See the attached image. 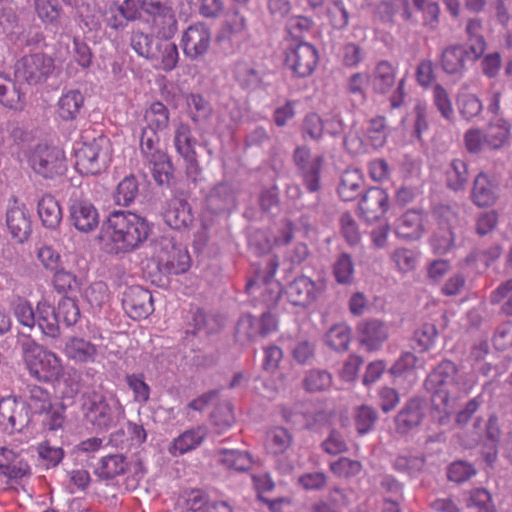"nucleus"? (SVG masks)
<instances>
[{
  "mask_svg": "<svg viewBox=\"0 0 512 512\" xmlns=\"http://www.w3.org/2000/svg\"><path fill=\"white\" fill-rule=\"evenodd\" d=\"M293 162L297 169V174L302 180V184L309 194L300 192L298 186L289 188L298 196L300 209L304 211V217L312 218L316 222H325L329 219V211L326 203L322 201L318 193L321 188V174L324 165V157L317 155L312 157L311 149L306 146H297L293 152Z\"/></svg>",
  "mask_w": 512,
  "mask_h": 512,
  "instance_id": "f257e3e1",
  "label": "nucleus"
},
{
  "mask_svg": "<svg viewBox=\"0 0 512 512\" xmlns=\"http://www.w3.org/2000/svg\"><path fill=\"white\" fill-rule=\"evenodd\" d=\"M457 372V366L452 361L443 360L424 381V388L430 394L433 409L443 414L439 419L441 424L455 412L462 395L456 379Z\"/></svg>",
  "mask_w": 512,
  "mask_h": 512,
  "instance_id": "f03ea898",
  "label": "nucleus"
},
{
  "mask_svg": "<svg viewBox=\"0 0 512 512\" xmlns=\"http://www.w3.org/2000/svg\"><path fill=\"white\" fill-rule=\"evenodd\" d=\"M107 224L116 253H130L140 248L152 232L146 218L129 211L111 212Z\"/></svg>",
  "mask_w": 512,
  "mask_h": 512,
  "instance_id": "7ed1b4c3",
  "label": "nucleus"
},
{
  "mask_svg": "<svg viewBox=\"0 0 512 512\" xmlns=\"http://www.w3.org/2000/svg\"><path fill=\"white\" fill-rule=\"evenodd\" d=\"M140 153L150 166L153 179L158 185H169L172 177V163L167 153L161 148L160 138L153 130H142L140 136Z\"/></svg>",
  "mask_w": 512,
  "mask_h": 512,
  "instance_id": "20e7f679",
  "label": "nucleus"
},
{
  "mask_svg": "<svg viewBox=\"0 0 512 512\" xmlns=\"http://www.w3.org/2000/svg\"><path fill=\"white\" fill-rule=\"evenodd\" d=\"M82 410L86 420L93 426L108 430L116 425L123 407L118 399L107 398L97 391H92L84 394Z\"/></svg>",
  "mask_w": 512,
  "mask_h": 512,
  "instance_id": "39448f33",
  "label": "nucleus"
},
{
  "mask_svg": "<svg viewBox=\"0 0 512 512\" xmlns=\"http://www.w3.org/2000/svg\"><path fill=\"white\" fill-rule=\"evenodd\" d=\"M153 253L159 270L167 275H179L188 271L191 258L185 247L172 237L161 236L152 242Z\"/></svg>",
  "mask_w": 512,
  "mask_h": 512,
  "instance_id": "423d86ee",
  "label": "nucleus"
},
{
  "mask_svg": "<svg viewBox=\"0 0 512 512\" xmlns=\"http://www.w3.org/2000/svg\"><path fill=\"white\" fill-rule=\"evenodd\" d=\"M178 0H142L141 9L157 36L171 39L178 30Z\"/></svg>",
  "mask_w": 512,
  "mask_h": 512,
  "instance_id": "0eeeda50",
  "label": "nucleus"
},
{
  "mask_svg": "<svg viewBox=\"0 0 512 512\" xmlns=\"http://www.w3.org/2000/svg\"><path fill=\"white\" fill-rule=\"evenodd\" d=\"M75 167L81 174L96 175L107 168L110 161V140L99 135L90 142H83L75 150Z\"/></svg>",
  "mask_w": 512,
  "mask_h": 512,
  "instance_id": "6e6552de",
  "label": "nucleus"
},
{
  "mask_svg": "<svg viewBox=\"0 0 512 512\" xmlns=\"http://www.w3.org/2000/svg\"><path fill=\"white\" fill-rule=\"evenodd\" d=\"M32 170L44 179H56L66 172L64 152L52 145L38 144L29 156Z\"/></svg>",
  "mask_w": 512,
  "mask_h": 512,
  "instance_id": "1a4fd4ad",
  "label": "nucleus"
},
{
  "mask_svg": "<svg viewBox=\"0 0 512 512\" xmlns=\"http://www.w3.org/2000/svg\"><path fill=\"white\" fill-rule=\"evenodd\" d=\"M54 69V59L45 53L37 52L23 56L15 63L14 76L17 81L37 85L45 82Z\"/></svg>",
  "mask_w": 512,
  "mask_h": 512,
  "instance_id": "9d476101",
  "label": "nucleus"
},
{
  "mask_svg": "<svg viewBox=\"0 0 512 512\" xmlns=\"http://www.w3.org/2000/svg\"><path fill=\"white\" fill-rule=\"evenodd\" d=\"M278 328V319L271 310L262 313L257 320L250 313L242 314L235 325L234 338L241 345L253 342L258 336L266 337Z\"/></svg>",
  "mask_w": 512,
  "mask_h": 512,
  "instance_id": "9b49d317",
  "label": "nucleus"
},
{
  "mask_svg": "<svg viewBox=\"0 0 512 512\" xmlns=\"http://www.w3.org/2000/svg\"><path fill=\"white\" fill-rule=\"evenodd\" d=\"M173 144L176 152L184 162L187 177L192 181H197L202 172L196 151L198 142L188 124L181 122L176 126Z\"/></svg>",
  "mask_w": 512,
  "mask_h": 512,
  "instance_id": "f8f14e48",
  "label": "nucleus"
},
{
  "mask_svg": "<svg viewBox=\"0 0 512 512\" xmlns=\"http://www.w3.org/2000/svg\"><path fill=\"white\" fill-rule=\"evenodd\" d=\"M318 63L317 49L310 43L299 42L289 46L285 51L284 65L293 76L304 78L310 76Z\"/></svg>",
  "mask_w": 512,
  "mask_h": 512,
  "instance_id": "ddd939ff",
  "label": "nucleus"
},
{
  "mask_svg": "<svg viewBox=\"0 0 512 512\" xmlns=\"http://www.w3.org/2000/svg\"><path fill=\"white\" fill-rule=\"evenodd\" d=\"M31 421V411L27 401L16 396L0 400V425L5 430L21 432Z\"/></svg>",
  "mask_w": 512,
  "mask_h": 512,
  "instance_id": "4468645a",
  "label": "nucleus"
},
{
  "mask_svg": "<svg viewBox=\"0 0 512 512\" xmlns=\"http://www.w3.org/2000/svg\"><path fill=\"white\" fill-rule=\"evenodd\" d=\"M279 267V258L277 255H268L263 260V267L256 273L255 280L249 281L246 285L250 289L256 283H262L264 289L262 292V301L268 308L275 306L281 296L282 287L278 281H274L273 277Z\"/></svg>",
  "mask_w": 512,
  "mask_h": 512,
  "instance_id": "2eb2a0df",
  "label": "nucleus"
},
{
  "mask_svg": "<svg viewBox=\"0 0 512 512\" xmlns=\"http://www.w3.org/2000/svg\"><path fill=\"white\" fill-rule=\"evenodd\" d=\"M356 334L361 347L369 352L377 351L389 338V326L381 319L367 318L357 324Z\"/></svg>",
  "mask_w": 512,
  "mask_h": 512,
  "instance_id": "dca6fc26",
  "label": "nucleus"
},
{
  "mask_svg": "<svg viewBox=\"0 0 512 512\" xmlns=\"http://www.w3.org/2000/svg\"><path fill=\"white\" fill-rule=\"evenodd\" d=\"M426 400L420 396L408 399L395 416V431L406 435L419 427L426 416Z\"/></svg>",
  "mask_w": 512,
  "mask_h": 512,
  "instance_id": "f3484780",
  "label": "nucleus"
},
{
  "mask_svg": "<svg viewBox=\"0 0 512 512\" xmlns=\"http://www.w3.org/2000/svg\"><path fill=\"white\" fill-rule=\"evenodd\" d=\"M122 306L126 314L133 320L145 319L153 311V297L149 290L142 286H130L123 293Z\"/></svg>",
  "mask_w": 512,
  "mask_h": 512,
  "instance_id": "a211bd4d",
  "label": "nucleus"
},
{
  "mask_svg": "<svg viewBox=\"0 0 512 512\" xmlns=\"http://www.w3.org/2000/svg\"><path fill=\"white\" fill-rule=\"evenodd\" d=\"M211 31L204 23L190 25L183 33L181 44L186 57L197 60L204 56L210 47Z\"/></svg>",
  "mask_w": 512,
  "mask_h": 512,
  "instance_id": "6ab92c4d",
  "label": "nucleus"
},
{
  "mask_svg": "<svg viewBox=\"0 0 512 512\" xmlns=\"http://www.w3.org/2000/svg\"><path fill=\"white\" fill-rule=\"evenodd\" d=\"M323 291V287L305 275L296 277L287 284L285 293L294 306L306 308L313 304Z\"/></svg>",
  "mask_w": 512,
  "mask_h": 512,
  "instance_id": "aec40b11",
  "label": "nucleus"
},
{
  "mask_svg": "<svg viewBox=\"0 0 512 512\" xmlns=\"http://www.w3.org/2000/svg\"><path fill=\"white\" fill-rule=\"evenodd\" d=\"M389 209V196L380 187L366 189L359 201V216L367 222L379 220Z\"/></svg>",
  "mask_w": 512,
  "mask_h": 512,
  "instance_id": "412c9836",
  "label": "nucleus"
},
{
  "mask_svg": "<svg viewBox=\"0 0 512 512\" xmlns=\"http://www.w3.org/2000/svg\"><path fill=\"white\" fill-rule=\"evenodd\" d=\"M6 225L11 236L23 243L28 239L32 231L31 215L24 203L13 200L6 212Z\"/></svg>",
  "mask_w": 512,
  "mask_h": 512,
  "instance_id": "4be33fe9",
  "label": "nucleus"
},
{
  "mask_svg": "<svg viewBox=\"0 0 512 512\" xmlns=\"http://www.w3.org/2000/svg\"><path fill=\"white\" fill-rule=\"evenodd\" d=\"M473 428L477 435V440L482 441L483 445L488 449L485 453L486 462L492 464L496 460L497 448L501 437L497 417L490 416L487 422L476 417Z\"/></svg>",
  "mask_w": 512,
  "mask_h": 512,
  "instance_id": "5701e85b",
  "label": "nucleus"
},
{
  "mask_svg": "<svg viewBox=\"0 0 512 512\" xmlns=\"http://www.w3.org/2000/svg\"><path fill=\"white\" fill-rule=\"evenodd\" d=\"M238 192V187L232 183H218L206 197L208 210L214 214L231 212L237 206Z\"/></svg>",
  "mask_w": 512,
  "mask_h": 512,
  "instance_id": "b1692460",
  "label": "nucleus"
},
{
  "mask_svg": "<svg viewBox=\"0 0 512 512\" xmlns=\"http://www.w3.org/2000/svg\"><path fill=\"white\" fill-rule=\"evenodd\" d=\"M69 220L78 231L88 233L98 227L99 213L90 201L78 199L70 205Z\"/></svg>",
  "mask_w": 512,
  "mask_h": 512,
  "instance_id": "393cba45",
  "label": "nucleus"
},
{
  "mask_svg": "<svg viewBox=\"0 0 512 512\" xmlns=\"http://www.w3.org/2000/svg\"><path fill=\"white\" fill-rule=\"evenodd\" d=\"M224 326V319L220 315L206 314L202 309L195 308L190 311V317L185 331L186 336H197L200 333L213 335L219 333Z\"/></svg>",
  "mask_w": 512,
  "mask_h": 512,
  "instance_id": "a878e982",
  "label": "nucleus"
},
{
  "mask_svg": "<svg viewBox=\"0 0 512 512\" xmlns=\"http://www.w3.org/2000/svg\"><path fill=\"white\" fill-rule=\"evenodd\" d=\"M233 73L236 82L244 90L255 91L263 85L265 71L256 62L238 60Z\"/></svg>",
  "mask_w": 512,
  "mask_h": 512,
  "instance_id": "bb28decb",
  "label": "nucleus"
},
{
  "mask_svg": "<svg viewBox=\"0 0 512 512\" xmlns=\"http://www.w3.org/2000/svg\"><path fill=\"white\" fill-rule=\"evenodd\" d=\"M28 369L32 376L42 382H52L62 374L60 359L48 350H45Z\"/></svg>",
  "mask_w": 512,
  "mask_h": 512,
  "instance_id": "cd10ccee",
  "label": "nucleus"
},
{
  "mask_svg": "<svg viewBox=\"0 0 512 512\" xmlns=\"http://www.w3.org/2000/svg\"><path fill=\"white\" fill-rule=\"evenodd\" d=\"M468 60H471V52L465 45H450L441 53L442 69L449 75L462 77L466 70V61Z\"/></svg>",
  "mask_w": 512,
  "mask_h": 512,
  "instance_id": "c85d7f7f",
  "label": "nucleus"
},
{
  "mask_svg": "<svg viewBox=\"0 0 512 512\" xmlns=\"http://www.w3.org/2000/svg\"><path fill=\"white\" fill-rule=\"evenodd\" d=\"M88 465L93 467L94 474L101 480H113L124 475L129 468L126 456L119 453L102 456L96 464Z\"/></svg>",
  "mask_w": 512,
  "mask_h": 512,
  "instance_id": "c756f323",
  "label": "nucleus"
},
{
  "mask_svg": "<svg viewBox=\"0 0 512 512\" xmlns=\"http://www.w3.org/2000/svg\"><path fill=\"white\" fill-rule=\"evenodd\" d=\"M163 218L165 223L175 230L186 229L194 221L188 202L178 198L169 201L167 209L163 213Z\"/></svg>",
  "mask_w": 512,
  "mask_h": 512,
  "instance_id": "7c9ffc66",
  "label": "nucleus"
},
{
  "mask_svg": "<svg viewBox=\"0 0 512 512\" xmlns=\"http://www.w3.org/2000/svg\"><path fill=\"white\" fill-rule=\"evenodd\" d=\"M365 191V179L358 169H347L342 173L337 193L343 201H353Z\"/></svg>",
  "mask_w": 512,
  "mask_h": 512,
  "instance_id": "2f4dec72",
  "label": "nucleus"
},
{
  "mask_svg": "<svg viewBox=\"0 0 512 512\" xmlns=\"http://www.w3.org/2000/svg\"><path fill=\"white\" fill-rule=\"evenodd\" d=\"M423 232V215L420 210H408L397 220L395 233L399 238L418 240Z\"/></svg>",
  "mask_w": 512,
  "mask_h": 512,
  "instance_id": "473e14b6",
  "label": "nucleus"
},
{
  "mask_svg": "<svg viewBox=\"0 0 512 512\" xmlns=\"http://www.w3.org/2000/svg\"><path fill=\"white\" fill-rule=\"evenodd\" d=\"M472 202L478 207H488L497 200V186L485 173H479L473 182Z\"/></svg>",
  "mask_w": 512,
  "mask_h": 512,
  "instance_id": "72a5a7b5",
  "label": "nucleus"
},
{
  "mask_svg": "<svg viewBox=\"0 0 512 512\" xmlns=\"http://www.w3.org/2000/svg\"><path fill=\"white\" fill-rule=\"evenodd\" d=\"M0 103L16 111H21L25 107V93L3 72H0Z\"/></svg>",
  "mask_w": 512,
  "mask_h": 512,
  "instance_id": "f704fd0d",
  "label": "nucleus"
},
{
  "mask_svg": "<svg viewBox=\"0 0 512 512\" xmlns=\"http://www.w3.org/2000/svg\"><path fill=\"white\" fill-rule=\"evenodd\" d=\"M36 325L47 337L58 338L61 334L60 320L55 307L46 301H40L37 304Z\"/></svg>",
  "mask_w": 512,
  "mask_h": 512,
  "instance_id": "c9c22d12",
  "label": "nucleus"
},
{
  "mask_svg": "<svg viewBox=\"0 0 512 512\" xmlns=\"http://www.w3.org/2000/svg\"><path fill=\"white\" fill-rule=\"evenodd\" d=\"M207 436L206 429L198 426L184 431L173 440L169 452L173 455H183L199 447Z\"/></svg>",
  "mask_w": 512,
  "mask_h": 512,
  "instance_id": "e433bc0d",
  "label": "nucleus"
},
{
  "mask_svg": "<svg viewBox=\"0 0 512 512\" xmlns=\"http://www.w3.org/2000/svg\"><path fill=\"white\" fill-rule=\"evenodd\" d=\"M33 7L42 24L55 29L60 27L63 8L59 0H33Z\"/></svg>",
  "mask_w": 512,
  "mask_h": 512,
  "instance_id": "4c0bfd02",
  "label": "nucleus"
},
{
  "mask_svg": "<svg viewBox=\"0 0 512 512\" xmlns=\"http://www.w3.org/2000/svg\"><path fill=\"white\" fill-rule=\"evenodd\" d=\"M465 32L467 34V49L471 52V61L480 59L486 50V41L482 34L483 24L479 18L467 21Z\"/></svg>",
  "mask_w": 512,
  "mask_h": 512,
  "instance_id": "58836bf2",
  "label": "nucleus"
},
{
  "mask_svg": "<svg viewBox=\"0 0 512 512\" xmlns=\"http://www.w3.org/2000/svg\"><path fill=\"white\" fill-rule=\"evenodd\" d=\"M37 212L42 224L49 229L57 228L62 220L60 205L50 194H45L38 200Z\"/></svg>",
  "mask_w": 512,
  "mask_h": 512,
  "instance_id": "ea45409f",
  "label": "nucleus"
},
{
  "mask_svg": "<svg viewBox=\"0 0 512 512\" xmlns=\"http://www.w3.org/2000/svg\"><path fill=\"white\" fill-rule=\"evenodd\" d=\"M396 81V69L387 60L379 61L372 74V87L378 94H386L394 86Z\"/></svg>",
  "mask_w": 512,
  "mask_h": 512,
  "instance_id": "a19ab883",
  "label": "nucleus"
},
{
  "mask_svg": "<svg viewBox=\"0 0 512 512\" xmlns=\"http://www.w3.org/2000/svg\"><path fill=\"white\" fill-rule=\"evenodd\" d=\"M2 455L7 463L0 464L1 475L15 481L31 475V468L27 461L18 458L12 450L2 448Z\"/></svg>",
  "mask_w": 512,
  "mask_h": 512,
  "instance_id": "79ce46f5",
  "label": "nucleus"
},
{
  "mask_svg": "<svg viewBox=\"0 0 512 512\" xmlns=\"http://www.w3.org/2000/svg\"><path fill=\"white\" fill-rule=\"evenodd\" d=\"M84 105V96L79 90H69L58 101V115L64 121L75 120Z\"/></svg>",
  "mask_w": 512,
  "mask_h": 512,
  "instance_id": "37998d69",
  "label": "nucleus"
},
{
  "mask_svg": "<svg viewBox=\"0 0 512 512\" xmlns=\"http://www.w3.org/2000/svg\"><path fill=\"white\" fill-rule=\"evenodd\" d=\"M169 40L160 38L159 41H156L153 56L149 59L159 62L164 71L173 70L177 66L179 59L177 46Z\"/></svg>",
  "mask_w": 512,
  "mask_h": 512,
  "instance_id": "c03bdc74",
  "label": "nucleus"
},
{
  "mask_svg": "<svg viewBox=\"0 0 512 512\" xmlns=\"http://www.w3.org/2000/svg\"><path fill=\"white\" fill-rule=\"evenodd\" d=\"M218 461L228 469L244 472L253 466L252 456L247 451L238 449H218Z\"/></svg>",
  "mask_w": 512,
  "mask_h": 512,
  "instance_id": "a18cd8bd",
  "label": "nucleus"
},
{
  "mask_svg": "<svg viewBox=\"0 0 512 512\" xmlns=\"http://www.w3.org/2000/svg\"><path fill=\"white\" fill-rule=\"evenodd\" d=\"M64 351L69 359L81 363L94 361L97 354L94 344L79 337L70 338L65 344Z\"/></svg>",
  "mask_w": 512,
  "mask_h": 512,
  "instance_id": "49530a36",
  "label": "nucleus"
},
{
  "mask_svg": "<svg viewBox=\"0 0 512 512\" xmlns=\"http://www.w3.org/2000/svg\"><path fill=\"white\" fill-rule=\"evenodd\" d=\"M187 114L194 124L204 123L210 119L213 108L210 102L200 94L186 96Z\"/></svg>",
  "mask_w": 512,
  "mask_h": 512,
  "instance_id": "de8ad7c7",
  "label": "nucleus"
},
{
  "mask_svg": "<svg viewBox=\"0 0 512 512\" xmlns=\"http://www.w3.org/2000/svg\"><path fill=\"white\" fill-rule=\"evenodd\" d=\"M469 178L468 166L461 159L451 161L446 171L447 187L455 192L463 191L466 188Z\"/></svg>",
  "mask_w": 512,
  "mask_h": 512,
  "instance_id": "09e8293b",
  "label": "nucleus"
},
{
  "mask_svg": "<svg viewBox=\"0 0 512 512\" xmlns=\"http://www.w3.org/2000/svg\"><path fill=\"white\" fill-rule=\"evenodd\" d=\"M454 228L437 227L430 237V246L435 254L445 255L456 246Z\"/></svg>",
  "mask_w": 512,
  "mask_h": 512,
  "instance_id": "8fccbe9b",
  "label": "nucleus"
},
{
  "mask_svg": "<svg viewBox=\"0 0 512 512\" xmlns=\"http://www.w3.org/2000/svg\"><path fill=\"white\" fill-rule=\"evenodd\" d=\"M484 136L489 149H500L509 139L510 125L502 119L489 124Z\"/></svg>",
  "mask_w": 512,
  "mask_h": 512,
  "instance_id": "3c124183",
  "label": "nucleus"
},
{
  "mask_svg": "<svg viewBox=\"0 0 512 512\" xmlns=\"http://www.w3.org/2000/svg\"><path fill=\"white\" fill-rule=\"evenodd\" d=\"M147 126L142 130H153L155 133L166 129L169 125V110L161 102H154L145 113Z\"/></svg>",
  "mask_w": 512,
  "mask_h": 512,
  "instance_id": "603ef678",
  "label": "nucleus"
},
{
  "mask_svg": "<svg viewBox=\"0 0 512 512\" xmlns=\"http://www.w3.org/2000/svg\"><path fill=\"white\" fill-rule=\"evenodd\" d=\"M351 340V330L345 324L332 326L325 334V344L337 352L348 350Z\"/></svg>",
  "mask_w": 512,
  "mask_h": 512,
  "instance_id": "864d4df0",
  "label": "nucleus"
},
{
  "mask_svg": "<svg viewBox=\"0 0 512 512\" xmlns=\"http://www.w3.org/2000/svg\"><path fill=\"white\" fill-rule=\"evenodd\" d=\"M160 37H154L153 34L144 33L141 30H134L130 37L131 48L141 57L150 59L156 46V41Z\"/></svg>",
  "mask_w": 512,
  "mask_h": 512,
  "instance_id": "5fc2aeb1",
  "label": "nucleus"
},
{
  "mask_svg": "<svg viewBox=\"0 0 512 512\" xmlns=\"http://www.w3.org/2000/svg\"><path fill=\"white\" fill-rule=\"evenodd\" d=\"M55 311L60 323H63L67 327L75 325L81 316L77 301L71 297H63L60 299L57 307H55Z\"/></svg>",
  "mask_w": 512,
  "mask_h": 512,
  "instance_id": "6e6d98bb",
  "label": "nucleus"
},
{
  "mask_svg": "<svg viewBox=\"0 0 512 512\" xmlns=\"http://www.w3.org/2000/svg\"><path fill=\"white\" fill-rule=\"evenodd\" d=\"M426 459L424 456H405L398 455L393 461V468L400 472L406 473L410 477L419 475L425 468Z\"/></svg>",
  "mask_w": 512,
  "mask_h": 512,
  "instance_id": "4d7b16f0",
  "label": "nucleus"
},
{
  "mask_svg": "<svg viewBox=\"0 0 512 512\" xmlns=\"http://www.w3.org/2000/svg\"><path fill=\"white\" fill-rule=\"evenodd\" d=\"M29 410L42 414L52 408L51 397L47 390L37 385H27Z\"/></svg>",
  "mask_w": 512,
  "mask_h": 512,
  "instance_id": "13d9d810",
  "label": "nucleus"
},
{
  "mask_svg": "<svg viewBox=\"0 0 512 512\" xmlns=\"http://www.w3.org/2000/svg\"><path fill=\"white\" fill-rule=\"evenodd\" d=\"M324 121V129L332 137H339L344 135L343 144L347 149H351V146L355 142H360L358 138H351L350 135L345 134L346 125L342 116L339 113L330 114Z\"/></svg>",
  "mask_w": 512,
  "mask_h": 512,
  "instance_id": "bf43d9fd",
  "label": "nucleus"
},
{
  "mask_svg": "<svg viewBox=\"0 0 512 512\" xmlns=\"http://www.w3.org/2000/svg\"><path fill=\"white\" fill-rule=\"evenodd\" d=\"M326 14L330 25L336 30H343L349 24V12L342 0H331L327 4Z\"/></svg>",
  "mask_w": 512,
  "mask_h": 512,
  "instance_id": "052dcab7",
  "label": "nucleus"
},
{
  "mask_svg": "<svg viewBox=\"0 0 512 512\" xmlns=\"http://www.w3.org/2000/svg\"><path fill=\"white\" fill-rule=\"evenodd\" d=\"M138 192V181L135 176H127L117 186L115 201L118 205L128 206L136 199Z\"/></svg>",
  "mask_w": 512,
  "mask_h": 512,
  "instance_id": "680f3d73",
  "label": "nucleus"
},
{
  "mask_svg": "<svg viewBox=\"0 0 512 512\" xmlns=\"http://www.w3.org/2000/svg\"><path fill=\"white\" fill-rule=\"evenodd\" d=\"M333 275L336 281L342 285H349L353 282L354 264L347 253H341L333 264Z\"/></svg>",
  "mask_w": 512,
  "mask_h": 512,
  "instance_id": "e2e57ef3",
  "label": "nucleus"
},
{
  "mask_svg": "<svg viewBox=\"0 0 512 512\" xmlns=\"http://www.w3.org/2000/svg\"><path fill=\"white\" fill-rule=\"evenodd\" d=\"M492 304L502 303L501 311L512 316V278L501 282L490 295Z\"/></svg>",
  "mask_w": 512,
  "mask_h": 512,
  "instance_id": "0e129e2a",
  "label": "nucleus"
},
{
  "mask_svg": "<svg viewBox=\"0 0 512 512\" xmlns=\"http://www.w3.org/2000/svg\"><path fill=\"white\" fill-rule=\"evenodd\" d=\"M354 419L357 432L364 435L374 428L378 420V413L371 406L361 405L356 409Z\"/></svg>",
  "mask_w": 512,
  "mask_h": 512,
  "instance_id": "69168bd1",
  "label": "nucleus"
},
{
  "mask_svg": "<svg viewBox=\"0 0 512 512\" xmlns=\"http://www.w3.org/2000/svg\"><path fill=\"white\" fill-rule=\"evenodd\" d=\"M211 421L218 433H222L235 423L232 405L229 402L220 403L211 414Z\"/></svg>",
  "mask_w": 512,
  "mask_h": 512,
  "instance_id": "338daca9",
  "label": "nucleus"
},
{
  "mask_svg": "<svg viewBox=\"0 0 512 512\" xmlns=\"http://www.w3.org/2000/svg\"><path fill=\"white\" fill-rule=\"evenodd\" d=\"M324 133V121L317 113H308L301 124V134L304 139L312 141L322 139Z\"/></svg>",
  "mask_w": 512,
  "mask_h": 512,
  "instance_id": "774afa93",
  "label": "nucleus"
}]
</instances>
